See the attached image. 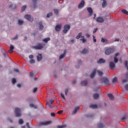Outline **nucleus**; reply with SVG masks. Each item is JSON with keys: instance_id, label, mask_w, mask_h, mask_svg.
<instances>
[{"instance_id": "f257e3e1", "label": "nucleus", "mask_w": 128, "mask_h": 128, "mask_svg": "<svg viewBox=\"0 0 128 128\" xmlns=\"http://www.w3.org/2000/svg\"><path fill=\"white\" fill-rule=\"evenodd\" d=\"M102 82L105 84V86H108L110 84V81L108 80V78L104 77L102 79Z\"/></svg>"}, {"instance_id": "f03ea898", "label": "nucleus", "mask_w": 128, "mask_h": 128, "mask_svg": "<svg viewBox=\"0 0 128 128\" xmlns=\"http://www.w3.org/2000/svg\"><path fill=\"white\" fill-rule=\"evenodd\" d=\"M15 114L16 116H17V118H20V116H21L22 114H20V109L18 108H16Z\"/></svg>"}, {"instance_id": "7ed1b4c3", "label": "nucleus", "mask_w": 128, "mask_h": 128, "mask_svg": "<svg viewBox=\"0 0 128 128\" xmlns=\"http://www.w3.org/2000/svg\"><path fill=\"white\" fill-rule=\"evenodd\" d=\"M70 28V24H66L64 26V29L63 30V32L64 34H66Z\"/></svg>"}, {"instance_id": "20e7f679", "label": "nucleus", "mask_w": 128, "mask_h": 128, "mask_svg": "<svg viewBox=\"0 0 128 128\" xmlns=\"http://www.w3.org/2000/svg\"><path fill=\"white\" fill-rule=\"evenodd\" d=\"M54 100H50L49 101L47 102L46 103V105L48 106L50 108H52V104L54 103Z\"/></svg>"}, {"instance_id": "39448f33", "label": "nucleus", "mask_w": 128, "mask_h": 128, "mask_svg": "<svg viewBox=\"0 0 128 128\" xmlns=\"http://www.w3.org/2000/svg\"><path fill=\"white\" fill-rule=\"evenodd\" d=\"M44 48V46L42 44H39L36 46H32V48H34V50H42Z\"/></svg>"}, {"instance_id": "423d86ee", "label": "nucleus", "mask_w": 128, "mask_h": 128, "mask_svg": "<svg viewBox=\"0 0 128 128\" xmlns=\"http://www.w3.org/2000/svg\"><path fill=\"white\" fill-rule=\"evenodd\" d=\"M52 124V121H46L45 122H40L39 126H48Z\"/></svg>"}, {"instance_id": "0eeeda50", "label": "nucleus", "mask_w": 128, "mask_h": 128, "mask_svg": "<svg viewBox=\"0 0 128 128\" xmlns=\"http://www.w3.org/2000/svg\"><path fill=\"white\" fill-rule=\"evenodd\" d=\"M114 49L112 48H109L105 51V54L107 55L110 54H112L114 52Z\"/></svg>"}, {"instance_id": "6e6552de", "label": "nucleus", "mask_w": 128, "mask_h": 128, "mask_svg": "<svg viewBox=\"0 0 128 128\" xmlns=\"http://www.w3.org/2000/svg\"><path fill=\"white\" fill-rule=\"evenodd\" d=\"M26 20H29V22H32L34 20V18H32L30 15V14H26L24 16Z\"/></svg>"}, {"instance_id": "1a4fd4ad", "label": "nucleus", "mask_w": 128, "mask_h": 128, "mask_svg": "<svg viewBox=\"0 0 128 128\" xmlns=\"http://www.w3.org/2000/svg\"><path fill=\"white\" fill-rule=\"evenodd\" d=\"M109 66L110 70H114V68H116V64L114 62H110L109 63Z\"/></svg>"}, {"instance_id": "9d476101", "label": "nucleus", "mask_w": 128, "mask_h": 128, "mask_svg": "<svg viewBox=\"0 0 128 128\" xmlns=\"http://www.w3.org/2000/svg\"><path fill=\"white\" fill-rule=\"evenodd\" d=\"M60 28H62L61 24L56 25L55 27V30L56 32H60Z\"/></svg>"}, {"instance_id": "9b49d317", "label": "nucleus", "mask_w": 128, "mask_h": 128, "mask_svg": "<svg viewBox=\"0 0 128 128\" xmlns=\"http://www.w3.org/2000/svg\"><path fill=\"white\" fill-rule=\"evenodd\" d=\"M84 6V1L82 0L80 3L78 4V8H83Z\"/></svg>"}, {"instance_id": "f8f14e48", "label": "nucleus", "mask_w": 128, "mask_h": 128, "mask_svg": "<svg viewBox=\"0 0 128 128\" xmlns=\"http://www.w3.org/2000/svg\"><path fill=\"white\" fill-rule=\"evenodd\" d=\"M97 22H104V18H102V17H98L96 19Z\"/></svg>"}, {"instance_id": "ddd939ff", "label": "nucleus", "mask_w": 128, "mask_h": 128, "mask_svg": "<svg viewBox=\"0 0 128 128\" xmlns=\"http://www.w3.org/2000/svg\"><path fill=\"white\" fill-rule=\"evenodd\" d=\"M125 76L126 78V79H124L122 80V82H123V84H124V82H126L128 80V72H126V74H125Z\"/></svg>"}, {"instance_id": "4468645a", "label": "nucleus", "mask_w": 128, "mask_h": 128, "mask_svg": "<svg viewBox=\"0 0 128 128\" xmlns=\"http://www.w3.org/2000/svg\"><path fill=\"white\" fill-rule=\"evenodd\" d=\"M96 70H94L90 75V78H92L94 77V76H96Z\"/></svg>"}, {"instance_id": "2eb2a0df", "label": "nucleus", "mask_w": 128, "mask_h": 128, "mask_svg": "<svg viewBox=\"0 0 128 128\" xmlns=\"http://www.w3.org/2000/svg\"><path fill=\"white\" fill-rule=\"evenodd\" d=\"M127 118H128V115L126 114H124V116L121 118L120 121L126 122V120Z\"/></svg>"}, {"instance_id": "dca6fc26", "label": "nucleus", "mask_w": 128, "mask_h": 128, "mask_svg": "<svg viewBox=\"0 0 128 128\" xmlns=\"http://www.w3.org/2000/svg\"><path fill=\"white\" fill-rule=\"evenodd\" d=\"M66 50H64L63 54L60 56L59 59L62 60V58H64V56H66Z\"/></svg>"}, {"instance_id": "f3484780", "label": "nucleus", "mask_w": 128, "mask_h": 128, "mask_svg": "<svg viewBox=\"0 0 128 128\" xmlns=\"http://www.w3.org/2000/svg\"><path fill=\"white\" fill-rule=\"evenodd\" d=\"M14 46L12 45L10 46V49L8 50V52L10 54H12V52H14Z\"/></svg>"}, {"instance_id": "a211bd4d", "label": "nucleus", "mask_w": 128, "mask_h": 128, "mask_svg": "<svg viewBox=\"0 0 128 128\" xmlns=\"http://www.w3.org/2000/svg\"><path fill=\"white\" fill-rule=\"evenodd\" d=\"M118 54H120L119 53H116L115 54V57L114 58V62L115 64H116V62H118V58H116L117 56H118Z\"/></svg>"}, {"instance_id": "6ab92c4d", "label": "nucleus", "mask_w": 128, "mask_h": 128, "mask_svg": "<svg viewBox=\"0 0 128 128\" xmlns=\"http://www.w3.org/2000/svg\"><path fill=\"white\" fill-rule=\"evenodd\" d=\"M104 62H106V60L102 58H100L98 61H97L98 64H104Z\"/></svg>"}, {"instance_id": "aec40b11", "label": "nucleus", "mask_w": 128, "mask_h": 128, "mask_svg": "<svg viewBox=\"0 0 128 128\" xmlns=\"http://www.w3.org/2000/svg\"><path fill=\"white\" fill-rule=\"evenodd\" d=\"M81 84H82V86H86V85L88 84V81H86V80L82 81Z\"/></svg>"}, {"instance_id": "412c9836", "label": "nucleus", "mask_w": 128, "mask_h": 128, "mask_svg": "<svg viewBox=\"0 0 128 128\" xmlns=\"http://www.w3.org/2000/svg\"><path fill=\"white\" fill-rule=\"evenodd\" d=\"M82 38L80 39V40L82 42V44H86V39L84 38V36H82Z\"/></svg>"}, {"instance_id": "4be33fe9", "label": "nucleus", "mask_w": 128, "mask_h": 128, "mask_svg": "<svg viewBox=\"0 0 128 128\" xmlns=\"http://www.w3.org/2000/svg\"><path fill=\"white\" fill-rule=\"evenodd\" d=\"M87 10L88 12L90 14V16H92V9L91 8H87Z\"/></svg>"}, {"instance_id": "5701e85b", "label": "nucleus", "mask_w": 128, "mask_h": 128, "mask_svg": "<svg viewBox=\"0 0 128 128\" xmlns=\"http://www.w3.org/2000/svg\"><path fill=\"white\" fill-rule=\"evenodd\" d=\"M38 24L40 26V27H39L40 30H44V26H42V22H40Z\"/></svg>"}, {"instance_id": "b1692460", "label": "nucleus", "mask_w": 128, "mask_h": 128, "mask_svg": "<svg viewBox=\"0 0 128 128\" xmlns=\"http://www.w3.org/2000/svg\"><path fill=\"white\" fill-rule=\"evenodd\" d=\"M37 60L38 62H40L42 60V56L41 54H38V56H37Z\"/></svg>"}, {"instance_id": "393cba45", "label": "nucleus", "mask_w": 128, "mask_h": 128, "mask_svg": "<svg viewBox=\"0 0 128 128\" xmlns=\"http://www.w3.org/2000/svg\"><path fill=\"white\" fill-rule=\"evenodd\" d=\"M80 110L79 106H76L74 110L72 112V114H76V112Z\"/></svg>"}, {"instance_id": "a878e982", "label": "nucleus", "mask_w": 128, "mask_h": 128, "mask_svg": "<svg viewBox=\"0 0 128 128\" xmlns=\"http://www.w3.org/2000/svg\"><path fill=\"white\" fill-rule=\"evenodd\" d=\"M108 96L110 100H112L114 98V96L112 94H108Z\"/></svg>"}, {"instance_id": "bb28decb", "label": "nucleus", "mask_w": 128, "mask_h": 128, "mask_svg": "<svg viewBox=\"0 0 128 128\" xmlns=\"http://www.w3.org/2000/svg\"><path fill=\"white\" fill-rule=\"evenodd\" d=\"M99 96H100V95L98 94H94L93 95V98L94 100H97V98H98Z\"/></svg>"}, {"instance_id": "cd10ccee", "label": "nucleus", "mask_w": 128, "mask_h": 128, "mask_svg": "<svg viewBox=\"0 0 128 128\" xmlns=\"http://www.w3.org/2000/svg\"><path fill=\"white\" fill-rule=\"evenodd\" d=\"M32 2L34 4V8H36V2L38 0H32Z\"/></svg>"}, {"instance_id": "c85d7f7f", "label": "nucleus", "mask_w": 128, "mask_h": 128, "mask_svg": "<svg viewBox=\"0 0 128 128\" xmlns=\"http://www.w3.org/2000/svg\"><path fill=\"white\" fill-rule=\"evenodd\" d=\"M88 50L86 49H84L81 52V54H88Z\"/></svg>"}, {"instance_id": "c756f323", "label": "nucleus", "mask_w": 128, "mask_h": 128, "mask_svg": "<svg viewBox=\"0 0 128 128\" xmlns=\"http://www.w3.org/2000/svg\"><path fill=\"white\" fill-rule=\"evenodd\" d=\"M90 108H98V106L96 104H91L90 106Z\"/></svg>"}, {"instance_id": "7c9ffc66", "label": "nucleus", "mask_w": 128, "mask_h": 128, "mask_svg": "<svg viewBox=\"0 0 128 128\" xmlns=\"http://www.w3.org/2000/svg\"><path fill=\"white\" fill-rule=\"evenodd\" d=\"M48 40H50V38H46L42 39V41L44 42H48Z\"/></svg>"}, {"instance_id": "2f4dec72", "label": "nucleus", "mask_w": 128, "mask_h": 128, "mask_svg": "<svg viewBox=\"0 0 128 128\" xmlns=\"http://www.w3.org/2000/svg\"><path fill=\"white\" fill-rule=\"evenodd\" d=\"M82 33L80 32V33L78 34V35L76 36V38L77 40H78V38H82Z\"/></svg>"}, {"instance_id": "473e14b6", "label": "nucleus", "mask_w": 128, "mask_h": 128, "mask_svg": "<svg viewBox=\"0 0 128 128\" xmlns=\"http://www.w3.org/2000/svg\"><path fill=\"white\" fill-rule=\"evenodd\" d=\"M98 128H104V125L103 124H99L98 125Z\"/></svg>"}, {"instance_id": "72a5a7b5", "label": "nucleus", "mask_w": 128, "mask_h": 128, "mask_svg": "<svg viewBox=\"0 0 128 128\" xmlns=\"http://www.w3.org/2000/svg\"><path fill=\"white\" fill-rule=\"evenodd\" d=\"M122 14H127V16H128V12L126 10H122Z\"/></svg>"}, {"instance_id": "f704fd0d", "label": "nucleus", "mask_w": 128, "mask_h": 128, "mask_svg": "<svg viewBox=\"0 0 128 128\" xmlns=\"http://www.w3.org/2000/svg\"><path fill=\"white\" fill-rule=\"evenodd\" d=\"M66 127V124H63L62 126H57L58 128H64Z\"/></svg>"}, {"instance_id": "c9c22d12", "label": "nucleus", "mask_w": 128, "mask_h": 128, "mask_svg": "<svg viewBox=\"0 0 128 128\" xmlns=\"http://www.w3.org/2000/svg\"><path fill=\"white\" fill-rule=\"evenodd\" d=\"M30 108H38V106H34L32 104H30Z\"/></svg>"}, {"instance_id": "e433bc0d", "label": "nucleus", "mask_w": 128, "mask_h": 128, "mask_svg": "<svg viewBox=\"0 0 128 128\" xmlns=\"http://www.w3.org/2000/svg\"><path fill=\"white\" fill-rule=\"evenodd\" d=\"M26 6H24L21 8V10H22V12H24V10H26Z\"/></svg>"}, {"instance_id": "4c0bfd02", "label": "nucleus", "mask_w": 128, "mask_h": 128, "mask_svg": "<svg viewBox=\"0 0 128 128\" xmlns=\"http://www.w3.org/2000/svg\"><path fill=\"white\" fill-rule=\"evenodd\" d=\"M98 74L100 76H102V74H104V73H102V72L98 70Z\"/></svg>"}, {"instance_id": "58836bf2", "label": "nucleus", "mask_w": 128, "mask_h": 128, "mask_svg": "<svg viewBox=\"0 0 128 128\" xmlns=\"http://www.w3.org/2000/svg\"><path fill=\"white\" fill-rule=\"evenodd\" d=\"M128 61H125L124 62L125 68H127V70H128Z\"/></svg>"}, {"instance_id": "ea45409f", "label": "nucleus", "mask_w": 128, "mask_h": 128, "mask_svg": "<svg viewBox=\"0 0 128 128\" xmlns=\"http://www.w3.org/2000/svg\"><path fill=\"white\" fill-rule=\"evenodd\" d=\"M118 82V78L116 77H114L112 80V82Z\"/></svg>"}, {"instance_id": "a19ab883", "label": "nucleus", "mask_w": 128, "mask_h": 128, "mask_svg": "<svg viewBox=\"0 0 128 128\" xmlns=\"http://www.w3.org/2000/svg\"><path fill=\"white\" fill-rule=\"evenodd\" d=\"M22 24H24V21L20 20H18V24H19V26H22Z\"/></svg>"}, {"instance_id": "79ce46f5", "label": "nucleus", "mask_w": 128, "mask_h": 128, "mask_svg": "<svg viewBox=\"0 0 128 128\" xmlns=\"http://www.w3.org/2000/svg\"><path fill=\"white\" fill-rule=\"evenodd\" d=\"M18 122L20 124H24V120H22V119H20L18 120Z\"/></svg>"}, {"instance_id": "37998d69", "label": "nucleus", "mask_w": 128, "mask_h": 128, "mask_svg": "<svg viewBox=\"0 0 128 128\" xmlns=\"http://www.w3.org/2000/svg\"><path fill=\"white\" fill-rule=\"evenodd\" d=\"M52 16V12H50L47 14L46 18H50V16Z\"/></svg>"}, {"instance_id": "c03bdc74", "label": "nucleus", "mask_w": 128, "mask_h": 128, "mask_svg": "<svg viewBox=\"0 0 128 128\" xmlns=\"http://www.w3.org/2000/svg\"><path fill=\"white\" fill-rule=\"evenodd\" d=\"M35 62H36V61H34V60H33V59H31V60H30V64H35Z\"/></svg>"}, {"instance_id": "a18cd8bd", "label": "nucleus", "mask_w": 128, "mask_h": 128, "mask_svg": "<svg viewBox=\"0 0 128 128\" xmlns=\"http://www.w3.org/2000/svg\"><path fill=\"white\" fill-rule=\"evenodd\" d=\"M101 41H102V42H108V40L104 38H102V40H101Z\"/></svg>"}, {"instance_id": "49530a36", "label": "nucleus", "mask_w": 128, "mask_h": 128, "mask_svg": "<svg viewBox=\"0 0 128 128\" xmlns=\"http://www.w3.org/2000/svg\"><path fill=\"white\" fill-rule=\"evenodd\" d=\"M60 96L62 98H63V100H66V97H64V94L61 93Z\"/></svg>"}, {"instance_id": "de8ad7c7", "label": "nucleus", "mask_w": 128, "mask_h": 128, "mask_svg": "<svg viewBox=\"0 0 128 128\" xmlns=\"http://www.w3.org/2000/svg\"><path fill=\"white\" fill-rule=\"evenodd\" d=\"M16 78H13L12 80V84H16Z\"/></svg>"}, {"instance_id": "09e8293b", "label": "nucleus", "mask_w": 128, "mask_h": 128, "mask_svg": "<svg viewBox=\"0 0 128 128\" xmlns=\"http://www.w3.org/2000/svg\"><path fill=\"white\" fill-rule=\"evenodd\" d=\"M54 12L56 14H58V10L56 9L54 10Z\"/></svg>"}, {"instance_id": "8fccbe9b", "label": "nucleus", "mask_w": 128, "mask_h": 128, "mask_svg": "<svg viewBox=\"0 0 128 128\" xmlns=\"http://www.w3.org/2000/svg\"><path fill=\"white\" fill-rule=\"evenodd\" d=\"M124 88L126 90H128V84H126L124 86Z\"/></svg>"}, {"instance_id": "3c124183", "label": "nucleus", "mask_w": 128, "mask_h": 128, "mask_svg": "<svg viewBox=\"0 0 128 128\" xmlns=\"http://www.w3.org/2000/svg\"><path fill=\"white\" fill-rule=\"evenodd\" d=\"M68 89L66 88L65 90V94L66 96H68Z\"/></svg>"}, {"instance_id": "603ef678", "label": "nucleus", "mask_w": 128, "mask_h": 128, "mask_svg": "<svg viewBox=\"0 0 128 128\" xmlns=\"http://www.w3.org/2000/svg\"><path fill=\"white\" fill-rule=\"evenodd\" d=\"M92 37L94 42H96V36H94L93 35Z\"/></svg>"}, {"instance_id": "864d4df0", "label": "nucleus", "mask_w": 128, "mask_h": 128, "mask_svg": "<svg viewBox=\"0 0 128 128\" xmlns=\"http://www.w3.org/2000/svg\"><path fill=\"white\" fill-rule=\"evenodd\" d=\"M98 28H94L93 30V34H96V32H98Z\"/></svg>"}, {"instance_id": "5fc2aeb1", "label": "nucleus", "mask_w": 128, "mask_h": 128, "mask_svg": "<svg viewBox=\"0 0 128 128\" xmlns=\"http://www.w3.org/2000/svg\"><path fill=\"white\" fill-rule=\"evenodd\" d=\"M4 56L5 58H8V53L4 52Z\"/></svg>"}, {"instance_id": "6e6d98bb", "label": "nucleus", "mask_w": 128, "mask_h": 128, "mask_svg": "<svg viewBox=\"0 0 128 128\" xmlns=\"http://www.w3.org/2000/svg\"><path fill=\"white\" fill-rule=\"evenodd\" d=\"M36 90H38V88H34L33 90V92H36Z\"/></svg>"}, {"instance_id": "4d7b16f0", "label": "nucleus", "mask_w": 128, "mask_h": 128, "mask_svg": "<svg viewBox=\"0 0 128 128\" xmlns=\"http://www.w3.org/2000/svg\"><path fill=\"white\" fill-rule=\"evenodd\" d=\"M29 58H30V60H32V58H34V55L31 54L29 56Z\"/></svg>"}, {"instance_id": "13d9d810", "label": "nucleus", "mask_w": 128, "mask_h": 128, "mask_svg": "<svg viewBox=\"0 0 128 128\" xmlns=\"http://www.w3.org/2000/svg\"><path fill=\"white\" fill-rule=\"evenodd\" d=\"M14 72H20V71L18 70V68H15L14 69Z\"/></svg>"}, {"instance_id": "bf43d9fd", "label": "nucleus", "mask_w": 128, "mask_h": 128, "mask_svg": "<svg viewBox=\"0 0 128 128\" xmlns=\"http://www.w3.org/2000/svg\"><path fill=\"white\" fill-rule=\"evenodd\" d=\"M56 114L54 112L51 113V116H55Z\"/></svg>"}, {"instance_id": "052dcab7", "label": "nucleus", "mask_w": 128, "mask_h": 128, "mask_svg": "<svg viewBox=\"0 0 128 128\" xmlns=\"http://www.w3.org/2000/svg\"><path fill=\"white\" fill-rule=\"evenodd\" d=\"M58 114H62V110H60L58 112Z\"/></svg>"}, {"instance_id": "680f3d73", "label": "nucleus", "mask_w": 128, "mask_h": 128, "mask_svg": "<svg viewBox=\"0 0 128 128\" xmlns=\"http://www.w3.org/2000/svg\"><path fill=\"white\" fill-rule=\"evenodd\" d=\"M30 76H34V72H32L30 74Z\"/></svg>"}, {"instance_id": "e2e57ef3", "label": "nucleus", "mask_w": 128, "mask_h": 128, "mask_svg": "<svg viewBox=\"0 0 128 128\" xmlns=\"http://www.w3.org/2000/svg\"><path fill=\"white\" fill-rule=\"evenodd\" d=\"M86 38H90V35L88 34H86Z\"/></svg>"}, {"instance_id": "0e129e2a", "label": "nucleus", "mask_w": 128, "mask_h": 128, "mask_svg": "<svg viewBox=\"0 0 128 128\" xmlns=\"http://www.w3.org/2000/svg\"><path fill=\"white\" fill-rule=\"evenodd\" d=\"M18 38V35H16L14 38H12V40H16Z\"/></svg>"}, {"instance_id": "69168bd1", "label": "nucleus", "mask_w": 128, "mask_h": 128, "mask_svg": "<svg viewBox=\"0 0 128 128\" xmlns=\"http://www.w3.org/2000/svg\"><path fill=\"white\" fill-rule=\"evenodd\" d=\"M78 64H82V60H79L78 61Z\"/></svg>"}, {"instance_id": "338daca9", "label": "nucleus", "mask_w": 128, "mask_h": 128, "mask_svg": "<svg viewBox=\"0 0 128 128\" xmlns=\"http://www.w3.org/2000/svg\"><path fill=\"white\" fill-rule=\"evenodd\" d=\"M115 42H120V38H118L115 40Z\"/></svg>"}, {"instance_id": "774afa93", "label": "nucleus", "mask_w": 128, "mask_h": 128, "mask_svg": "<svg viewBox=\"0 0 128 128\" xmlns=\"http://www.w3.org/2000/svg\"><path fill=\"white\" fill-rule=\"evenodd\" d=\"M17 86L18 88H20V86H22V85H20V84H18Z\"/></svg>"}]
</instances>
